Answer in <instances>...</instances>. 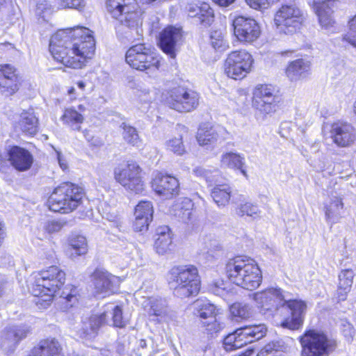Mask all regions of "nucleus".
I'll list each match as a JSON object with an SVG mask.
<instances>
[{
    "instance_id": "nucleus-19",
    "label": "nucleus",
    "mask_w": 356,
    "mask_h": 356,
    "mask_svg": "<svg viewBox=\"0 0 356 356\" xmlns=\"http://www.w3.org/2000/svg\"><path fill=\"white\" fill-rule=\"evenodd\" d=\"M257 266L255 261L250 257H236L228 261L225 270L229 280L238 285Z\"/></svg>"
},
{
    "instance_id": "nucleus-28",
    "label": "nucleus",
    "mask_w": 356,
    "mask_h": 356,
    "mask_svg": "<svg viewBox=\"0 0 356 356\" xmlns=\"http://www.w3.org/2000/svg\"><path fill=\"white\" fill-rule=\"evenodd\" d=\"M188 15L197 19L200 24L204 27H208L213 22L215 15L213 9L207 3H188L185 8Z\"/></svg>"
},
{
    "instance_id": "nucleus-15",
    "label": "nucleus",
    "mask_w": 356,
    "mask_h": 356,
    "mask_svg": "<svg viewBox=\"0 0 356 356\" xmlns=\"http://www.w3.org/2000/svg\"><path fill=\"white\" fill-rule=\"evenodd\" d=\"M279 97L275 88L271 85H257L253 91V106L264 114H270L276 111Z\"/></svg>"
},
{
    "instance_id": "nucleus-23",
    "label": "nucleus",
    "mask_w": 356,
    "mask_h": 356,
    "mask_svg": "<svg viewBox=\"0 0 356 356\" xmlns=\"http://www.w3.org/2000/svg\"><path fill=\"white\" fill-rule=\"evenodd\" d=\"M92 280L95 293L97 295L102 294L103 297L109 293H114L117 291L120 282L119 277L100 270L94 272Z\"/></svg>"
},
{
    "instance_id": "nucleus-40",
    "label": "nucleus",
    "mask_w": 356,
    "mask_h": 356,
    "mask_svg": "<svg viewBox=\"0 0 356 356\" xmlns=\"http://www.w3.org/2000/svg\"><path fill=\"white\" fill-rule=\"evenodd\" d=\"M251 272L237 286L250 291L258 288L262 282L261 270L257 265Z\"/></svg>"
},
{
    "instance_id": "nucleus-54",
    "label": "nucleus",
    "mask_w": 356,
    "mask_h": 356,
    "mask_svg": "<svg viewBox=\"0 0 356 356\" xmlns=\"http://www.w3.org/2000/svg\"><path fill=\"white\" fill-rule=\"evenodd\" d=\"M112 318L113 325L118 327H123L125 326V321L123 319L122 312L119 306H115L112 309Z\"/></svg>"
},
{
    "instance_id": "nucleus-62",
    "label": "nucleus",
    "mask_w": 356,
    "mask_h": 356,
    "mask_svg": "<svg viewBox=\"0 0 356 356\" xmlns=\"http://www.w3.org/2000/svg\"><path fill=\"white\" fill-rule=\"evenodd\" d=\"M78 109H79V111L83 112L85 111L86 108H85V106L83 105L80 104L78 106Z\"/></svg>"
},
{
    "instance_id": "nucleus-56",
    "label": "nucleus",
    "mask_w": 356,
    "mask_h": 356,
    "mask_svg": "<svg viewBox=\"0 0 356 356\" xmlns=\"http://www.w3.org/2000/svg\"><path fill=\"white\" fill-rule=\"evenodd\" d=\"M83 135H84V137L86 138V140L88 142H90L92 145H93L95 146H99L102 145V142L97 138H94L91 136V134H90V131L88 130H84Z\"/></svg>"
},
{
    "instance_id": "nucleus-41",
    "label": "nucleus",
    "mask_w": 356,
    "mask_h": 356,
    "mask_svg": "<svg viewBox=\"0 0 356 356\" xmlns=\"http://www.w3.org/2000/svg\"><path fill=\"white\" fill-rule=\"evenodd\" d=\"M120 127L122 129V136L127 143L132 146H138L140 144V139L135 127L126 122H122Z\"/></svg>"
},
{
    "instance_id": "nucleus-13",
    "label": "nucleus",
    "mask_w": 356,
    "mask_h": 356,
    "mask_svg": "<svg viewBox=\"0 0 356 356\" xmlns=\"http://www.w3.org/2000/svg\"><path fill=\"white\" fill-rule=\"evenodd\" d=\"M165 104L178 112H191L198 106L199 95L192 90L179 86L168 92Z\"/></svg>"
},
{
    "instance_id": "nucleus-55",
    "label": "nucleus",
    "mask_w": 356,
    "mask_h": 356,
    "mask_svg": "<svg viewBox=\"0 0 356 356\" xmlns=\"http://www.w3.org/2000/svg\"><path fill=\"white\" fill-rule=\"evenodd\" d=\"M211 290L213 293L220 296H225L226 294L227 293V290L226 289L225 284L222 281L214 283L211 286Z\"/></svg>"
},
{
    "instance_id": "nucleus-11",
    "label": "nucleus",
    "mask_w": 356,
    "mask_h": 356,
    "mask_svg": "<svg viewBox=\"0 0 356 356\" xmlns=\"http://www.w3.org/2000/svg\"><path fill=\"white\" fill-rule=\"evenodd\" d=\"M254 63L252 56L245 50L228 54L224 63V72L230 79L241 80L250 72Z\"/></svg>"
},
{
    "instance_id": "nucleus-43",
    "label": "nucleus",
    "mask_w": 356,
    "mask_h": 356,
    "mask_svg": "<svg viewBox=\"0 0 356 356\" xmlns=\"http://www.w3.org/2000/svg\"><path fill=\"white\" fill-rule=\"evenodd\" d=\"M210 44L216 51L219 52H223L229 48V44L225 40V35L220 30H214L211 32Z\"/></svg>"
},
{
    "instance_id": "nucleus-64",
    "label": "nucleus",
    "mask_w": 356,
    "mask_h": 356,
    "mask_svg": "<svg viewBox=\"0 0 356 356\" xmlns=\"http://www.w3.org/2000/svg\"><path fill=\"white\" fill-rule=\"evenodd\" d=\"M3 0H0V2L2 1Z\"/></svg>"
},
{
    "instance_id": "nucleus-51",
    "label": "nucleus",
    "mask_w": 356,
    "mask_h": 356,
    "mask_svg": "<svg viewBox=\"0 0 356 356\" xmlns=\"http://www.w3.org/2000/svg\"><path fill=\"white\" fill-rule=\"evenodd\" d=\"M61 8H74L81 10L85 6L84 0H58Z\"/></svg>"
},
{
    "instance_id": "nucleus-26",
    "label": "nucleus",
    "mask_w": 356,
    "mask_h": 356,
    "mask_svg": "<svg viewBox=\"0 0 356 356\" xmlns=\"http://www.w3.org/2000/svg\"><path fill=\"white\" fill-rule=\"evenodd\" d=\"M106 316L107 312H103L101 314H94L85 318L82 321L81 327L78 331L79 337L85 340L94 339L99 327L106 323Z\"/></svg>"
},
{
    "instance_id": "nucleus-30",
    "label": "nucleus",
    "mask_w": 356,
    "mask_h": 356,
    "mask_svg": "<svg viewBox=\"0 0 356 356\" xmlns=\"http://www.w3.org/2000/svg\"><path fill=\"white\" fill-rule=\"evenodd\" d=\"M311 72L310 61L298 58L289 63L285 74L291 82H297L306 79Z\"/></svg>"
},
{
    "instance_id": "nucleus-57",
    "label": "nucleus",
    "mask_w": 356,
    "mask_h": 356,
    "mask_svg": "<svg viewBox=\"0 0 356 356\" xmlns=\"http://www.w3.org/2000/svg\"><path fill=\"white\" fill-rule=\"evenodd\" d=\"M56 154H57V159H58V163H59L60 168L63 170L67 169V164L65 159L63 158L62 154L58 151H56Z\"/></svg>"
},
{
    "instance_id": "nucleus-52",
    "label": "nucleus",
    "mask_w": 356,
    "mask_h": 356,
    "mask_svg": "<svg viewBox=\"0 0 356 356\" xmlns=\"http://www.w3.org/2000/svg\"><path fill=\"white\" fill-rule=\"evenodd\" d=\"M65 225L66 222L63 220H50L44 224V229L49 234H53L60 232Z\"/></svg>"
},
{
    "instance_id": "nucleus-21",
    "label": "nucleus",
    "mask_w": 356,
    "mask_h": 356,
    "mask_svg": "<svg viewBox=\"0 0 356 356\" xmlns=\"http://www.w3.org/2000/svg\"><path fill=\"white\" fill-rule=\"evenodd\" d=\"M338 0H314L313 9L316 14L322 29L330 31L336 23L334 10L337 7Z\"/></svg>"
},
{
    "instance_id": "nucleus-61",
    "label": "nucleus",
    "mask_w": 356,
    "mask_h": 356,
    "mask_svg": "<svg viewBox=\"0 0 356 356\" xmlns=\"http://www.w3.org/2000/svg\"><path fill=\"white\" fill-rule=\"evenodd\" d=\"M74 92H75V88L74 87H71L68 90L67 93H68V95H72L74 93Z\"/></svg>"
},
{
    "instance_id": "nucleus-7",
    "label": "nucleus",
    "mask_w": 356,
    "mask_h": 356,
    "mask_svg": "<svg viewBox=\"0 0 356 356\" xmlns=\"http://www.w3.org/2000/svg\"><path fill=\"white\" fill-rule=\"evenodd\" d=\"M287 298V292L280 288L270 287L252 294L260 312L268 317L275 315L280 308H284Z\"/></svg>"
},
{
    "instance_id": "nucleus-35",
    "label": "nucleus",
    "mask_w": 356,
    "mask_h": 356,
    "mask_svg": "<svg viewBox=\"0 0 356 356\" xmlns=\"http://www.w3.org/2000/svg\"><path fill=\"white\" fill-rule=\"evenodd\" d=\"M245 164V157L238 153L226 152L222 154L220 158V165L222 167L238 170L245 177H247V172L244 168Z\"/></svg>"
},
{
    "instance_id": "nucleus-44",
    "label": "nucleus",
    "mask_w": 356,
    "mask_h": 356,
    "mask_svg": "<svg viewBox=\"0 0 356 356\" xmlns=\"http://www.w3.org/2000/svg\"><path fill=\"white\" fill-rule=\"evenodd\" d=\"M70 246L72 250V256H80L86 254L88 244L86 238L80 235L72 236L70 240Z\"/></svg>"
},
{
    "instance_id": "nucleus-63",
    "label": "nucleus",
    "mask_w": 356,
    "mask_h": 356,
    "mask_svg": "<svg viewBox=\"0 0 356 356\" xmlns=\"http://www.w3.org/2000/svg\"><path fill=\"white\" fill-rule=\"evenodd\" d=\"M3 291V282H0V296L2 295Z\"/></svg>"
},
{
    "instance_id": "nucleus-31",
    "label": "nucleus",
    "mask_w": 356,
    "mask_h": 356,
    "mask_svg": "<svg viewBox=\"0 0 356 356\" xmlns=\"http://www.w3.org/2000/svg\"><path fill=\"white\" fill-rule=\"evenodd\" d=\"M62 346L55 338L41 340L28 356H63Z\"/></svg>"
},
{
    "instance_id": "nucleus-38",
    "label": "nucleus",
    "mask_w": 356,
    "mask_h": 356,
    "mask_svg": "<svg viewBox=\"0 0 356 356\" xmlns=\"http://www.w3.org/2000/svg\"><path fill=\"white\" fill-rule=\"evenodd\" d=\"M60 119L64 124L76 131H79L81 129V124L84 120V118L82 114L73 108H66Z\"/></svg>"
},
{
    "instance_id": "nucleus-45",
    "label": "nucleus",
    "mask_w": 356,
    "mask_h": 356,
    "mask_svg": "<svg viewBox=\"0 0 356 356\" xmlns=\"http://www.w3.org/2000/svg\"><path fill=\"white\" fill-rule=\"evenodd\" d=\"M168 150L173 152L177 156H182L186 153L184 145L183 144V137L179 135L178 137H173L165 143Z\"/></svg>"
},
{
    "instance_id": "nucleus-4",
    "label": "nucleus",
    "mask_w": 356,
    "mask_h": 356,
    "mask_svg": "<svg viewBox=\"0 0 356 356\" xmlns=\"http://www.w3.org/2000/svg\"><path fill=\"white\" fill-rule=\"evenodd\" d=\"M83 190L71 182H65L54 188L47 203L54 212L67 213L75 210L82 202Z\"/></svg>"
},
{
    "instance_id": "nucleus-5",
    "label": "nucleus",
    "mask_w": 356,
    "mask_h": 356,
    "mask_svg": "<svg viewBox=\"0 0 356 356\" xmlns=\"http://www.w3.org/2000/svg\"><path fill=\"white\" fill-rule=\"evenodd\" d=\"M65 273L56 266L42 270L35 275L31 292L34 296H47L51 300L56 292L64 285Z\"/></svg>"
},
{
    "instance_id": "nucleus-58",
    "label": "nucleus",
    "mask_w": 356,
    "mask_h": 356,
    "mask_svg": "<svg viewBox=\"0 0 356 356\" xmlns=\"http://www.w3.org/2000/svg\"><path fill=\"white\" fill-rule=\"evenodd\" d=\"M235 0H213V1L222 7L229 6L230 4L234 2Z\"/></svg>"
},
{
    "instance_id": "nucleus-14",
    "label": "nucleus",
    "mask_w": 356,
    "mask_h": 356,
    "mask_svg": "<svg viewBox=\"0 0 356 356\" xmlns=\"http://www.w3.org/2000/svg\"><path fill=\"white\" fill-rule=\"evenodd\" d=\"M31 332V327L26 324H13L6 326L0 337V348L9 355L13 354L20 342Z\"/></svg>"
},
{
    "instance_id": "nucleus-25",
    "label": "nucleus",
    "mask_w": 356,
    "mask_h": 356,
    "mask_svg": "<svg viewBox=\"0 0 356 356\" xmlns=\"http://www.w3.org/2000/svg\"><path fill=\"white\" fill-rule=\"evenodd\" d=\"M19 86V79L14 67L10 65L0 66V90L6 95L15 94Z\"/></svg>"
},
{
    "instance_id": "nucleus-46",
    "label": "nucleus",
    "mask_w": 356,
    "mask_h": 356,
    "mask_svg": "<svg viewBox=\"0 0 356 356\" xmlns=\"http://www.w3.org/2000/svg\"><path fill=\"white\" fill-rule=\"evenodd\" d=\"M193 172L195 176L204 179L209 183L217 181L219 177V171L217 169L211 170L199 166L195 168Z\"/></svg>"
},
{
    "instance_id": "nucleus-50",
    "label": "nucleus",
    "mask_w": 356,
    "mask_h": 356,
    "mask_svg": "<svg viewBox=\"0 0 356 356\" xmlns=\"http://www.w3.org/2000/svg\"><path fill=\"white\" fill-rule=\"evenodd\" d=\"M35 12L40 17L46 21L52 12L51 5L47 0L41 1L37 4Z\"/></svg>"
},
{
    "instance_id": "nucleus-34",
    "label": "nucleus",
    "mask_w": 356,
    "mask_h": 356,
    "mask_svg": "<svg viewBox=\"0 0 356 356\" xmlns=\"http://www.w3.org/2000/svg\"><path fill=\"white\" fill-rule=\"evenodd\" d=\"M172 242V236L168 227H160L156 229L154 250L157 254L164 255L170 252Z\"/></svg>"
},
{
    "instance_id": "nucleus-37",
    "label": "nucleus",
    "mask_w": 356,
    "mask_h": 356,
    "mask_svg": "<svg viewBox=\"0 0 356 356\" xmlns=\"http://www.w3.org/2000/svg\"><path fill=\"white\" fill-rule=\"evenodd\" d=\"M232 189L227 184H219L214 186L211 195L218 207H225L230 200Z\"/></svg>"
},
{
    "instance_id": "nucleus-32",
    "label": "nucleus",
    "mask_w": 356,
    "mask_h": 356,
    "mask_svg": "<svg viewBox=\"0 0 356 356\" xmlns=\"http://www.w3.org/2000/svg\"><path fill=\"white\" fill-rule=\"evenodd\" d=\"M343 207V198L337 195H332L328 201L324 203L326 220L331 224L338 222L341 218V210Z\"/></svg>"
},
{
    "instance_id": "nucleus-6",
    "label": "nucleus",
    "mask_w": 356,
    "mask_h": 356,
    "mask_svg": "<svg viewBox=\"0 0 356 356\" xmlns=\"http://www.w3.org/2000/svg\"><path fill=\"white\" fill-rule=\"evenodd\" d=\"M127 63L133 69L153 73L161 65L159 56L150 45L139 43L131 47L126 53Z\"/></svg>"
},
{
    "instance_id": "nucleus-17",
    "label": "nucleus",
    "mask_w": 356,
    "mask_h": 356,
    "mask_svg": "<svg viewBox=\"0 0 356 356\" xmlns=\"http://www.w3.org/2000/svg\"><path fill=\"white\" fill-rule=\"evenodd\" d=\"M329 136L338 147L348 148L356 143V129L351 123L337 121L330 124Z\"/></svg>"
},
{
    "instance_id": "nucleus-1",
    "label": "nucleus",
    "mask_w": 356,
    "mask_h": 356,
    "mask_svg": "<svg viewBox=\"0 0 356 356\" xmlns=\"http://www.w3.org/2000/svg\"><path fill=\"white\" fill-rule=\"evenodd\" d=\"M92 32L77 26L60 29L52 35L49 51L54 58L65 66L74 69L83 67L95 53Z\"/></svg>"
},
{
    "instance_id": "nucleus-12",
    "label": "nucleus",
    "mask_w": 356,
    "mask_h": 356,
    "mask_svg": "<svg viewBox=\"0 0 356 356\" xmlns=\"http://www.w3.org/2000/svg\"><path fill=\"white\" fill-rule=\"evenodd\" d=\"M303 22L302 11L295 4H283L277 10L274 22L280 33L292 34L298 30Z\"/></svg>"
},
{
    "instance_id": "nucleus-29",
    "label": "nucleus",
    "mask_w": 356,
    "mask_h": 356,
    "mask_svg": "<svg viewBox=\"0 0 356 356\" xmlns=\"http://www.w3.org/2000/svg\"><path fill=\"white\" fill-rule=\"evenodd\" d=\"M153 205L149 201H140L135 208L134 228L136 232L147 229L153 216Z\"/></svg>"
},
{
    "instance_id": "nucleus-53",
    "label": "nucleus",
    "mask_w": 356,
    "mask_h": 356,
    "mask_svg": "<svg viewBox=\"0 0 356 356\" xmlns=\"http://www.w3.org/2000/svg\"><path fill=\"white\" fill-rule=\"evenodd\" d=\"M150 314L160 317V320L163 321H168V313L165 308H164L162 304H155L151 306L149 311Z\"/></svg>"
},
{
    "instance_id": "nucleus-33",
    "label": "nucleus",
    "mask_w": 356,
    "mask_h": 356,
    "mask_svg": "<svg viewBox=\"0 0 356 356\" xmlns=\"http://www.w3.org/2000/svg\"><path fill=\"white\" fill-rule=\"evenodd\" d=\"M223 129L220 127L201 126L197 132L196 138L201 146H211L220 140Z\"/></svg>"
},
{
    "instance_id": "nucleus-8",
    "label": "nucleus",
    "mask_w": 356,
    "mask_h": 356,
    "mask_svg": "<svg viewBox=\"0 0 356 356\" xmlns=\"http://www.w3.org/2000/svg\"><path fill=\"white\" fill-rule=\"evenodd\" d=\"M266 333V327L263 324L240 327L225 337L224 348L227 351L236 350L248 343L261 339Z\"/></svg>"
},
{
    "instance_id": "nucleus-9",
    "label": "nucleus",
    "mask_w": 356,
    "mask_h": 356,
    "mask_svg": "<svg viewBox=\"0 0 356 356\" xmlns=\"http://www.w3.org/2000/svg\"><path fill=\"white\" fill-rule=\"evenodd\" d=\"M302 356H328L334 342L323 332L310 330L300 337Z\"/></svg>"
},
{
    "instance_id": "nucleus-16",
    "label": "nucleus",
    "mask_w": 356,
    "mask_h": 356,
    "mask_svg": "<svg viewBox=\"0 0 356 356\" xmlns=\"http://www.w3.org/2000/svg\"><path fill=\"white\" fill-rule=\"evenodd\" d=\"M194 314L210 333L217 332L222 327L217 318L218 309L207 300L198 299L193 304Z\"/></svg>"
},
{
    "instance_id": "nucleus-42",
    "label": "nucleus",
    "mask_w": 356,
    "mask_h": 356,
    "mask_svg": "<svg viewBox=\"0 0 356 356\" xmlns=\"http://www.w3.org/2000/svg\"><path fill=\"white\" fill-rule=\"evenodd\" d=\"M61 288L56 292V293L63 299V303L66 304V307H72L78 300L77 298V289L75 286L71 284H67L60 291Z\"/></svg>"
},
{
    "instance_id": "nucleus-20",
    "label": "nucleus",
    "mask_w": 356,
    "mask_h": 356,
    "mask_svg": "<svg viewBox=\"0 0 356 356\" xmlns=\"http://www.w3.org/2000/svg\"><path fill=\"white\" fill-rule=\"evenodd\" d=\"M287 293L285 306L291 311V316L282 322L283 327L298 330L303 324L307 310V304L301 300H292Z\"/></svg>"
},
{
    "instance_id": "nucleus-59",
    "label": "nucleus",
    "mask_w": 356,
    "mask_h": 356,
    "mask_svg": "<svg viewBox=\"0 0 356 356\" xmlns=\"http://www.w3.org/2000/svg\"><path fill=\"white\" fill-rule=\"evenodd\" d=\"M77 86L79 89L83 90L86 87V83L82 81H79L77 82Z\"/></svg>"
},
{
    "instance_id": "nucleus-36",
    "label": "nucleus",
    "mask_w": 356,
    "mask_h": 356,
    "mask_svg": "<svg viewBox=\"0 0 356 356\" xmlns=\"http://www.w3.org/2000/svg\"><path fill=\"white\" fill-rule=\"evenodd\" d=\"M354 272L351 269L342 270L338 276L337 296L339 300H345L353 283Z\"/></svg>"
},
{
    "instance_id": "nucleus-10",
    "label": "nucleus",
    "mask_w": 356,
    "mask_h": 356,
    "mask_svg": "<svg viewBox=\"0 0 356 356\" xmlns=\"http://www.w3.org/2000/svg\"><path fill=\"white\" fill-rule=\"evenodd\" d=\"M114 179L126 190L139 193L144 189L141 168L136 162L121 163L113 170Z\"/></svg>"
},
{
    "instance_id": "nucleus-60",
    "label": "nucleus",
    "mask_w": 356,
    "mask_h": 356,
    "mask_svg": "<svg viewBox=\"0 0 356 356\" xmlns=\"http://www.w3.org/2000/svg\"><path fill=\"white\" fill-rule=\"evenodd\" d=\"M252 354H253L252 350H248L247 351H245L244 353H243L242 355H241L239 356H252Z\"/></svg>"
},
{
    "instance_id": "nucleus-18",
    "label": "nucleus",
    "mask_w": 356,
    "mask_h": 356,
    "mask_svg": "<svg viewBox=\"0 0 356 356\" xmlns=\"http://www.w3.org/2000/svg\"><path fill=\"white\" fill-rule=\"evenodd\" d=\"M232 25L234 35L241 42L252 43L260 36V26L252 18L238 16L233 20Z\"/></svg>"
},
{
    "instance_id": "nucleus-2",
    "label": "nucleus",
    "mask_w": 356,
    "mask_h": 356,
    "mask_svg": "<svg viewBox=\"0 0 356 356\" xmlns=\"http://www.w3.org/2000/svg\"><path fill=\"white\" fill-rule=\"evenodd\" d=\"M168 281L175 295L181 298L196 296L200 291L198 270L193 265L173 266L168 271Z\"/></svg>"
},
{
    "instance_id": "nucleus-22",
    "label": "nucleus",
    "mask_w": 356,
    "mask_h": 356,
    "mask_svg": "<svg viewBox=\"0 0 356 356\" xmlns=\"http://www.w3.org/2000/svg\"><path fill=\"white\" fill-rule=\"evenodd\" d=\"M154 191L159 195L170 198L178 194L179 183L175 177L158 172L152 181Z\"/></svg>"
},
{
    "instance_id": "nucleus-24",
    "label": "nucleus",
    "mask_w": 356,
    "mask_h": 356,
    "mask_svg": "<svg viewBox=\"0 0 356 356\" xmlns=\"http://www.w3.org/2000/svg\"><path fill=\"white\" fill-rule=\"evenodd\" d=\"M182 37L181 29L168 26L160 34L159 45L164 53L174 58L176 56L178 44Z\"/></svg>"
},
{
    "instance_id": "nucleus-47",
    "label": "nucleus",
    "mask_w": 356,
    "mask_h": 356,
    "mask_svg": "<svg viewBox=\"0 0 356 356\" xmlns=\"http://www.w3.org/2000/svg\"><path fill=\"white\" fill-rule=\"evenodd\" d=\"M230 312L234 317L241 319L248 318L251 316V307L245 303L235 302L230 307Z\"/></svg>"
},
{
    "instance_id": "nucleus-39",
    "label": "nucleus",
    "mask_w": 356,
    "mask_h": 356,
    "mask_svg": "<svg viewBox=\"0 0 356 356\" xmlns=\"http://www.w3.org/2000/svg\"><path fill=\"white\" fill-rule=\"evenodd\" d=\"M18 126L23 132L35 134L37 132L38 119L33 112L24 111L20 115Z\"/></svg>"
},
{
    "instance_id": "nucleus-48",
    "label": "nucleus",
    "mask_w": 356,
    "mask_h": 356,
    "mask_svg": "<svg viewBox=\"0 0 356 356\" xmlns=\"http://www.w3.org/2000/svg\"><path fill=\"white\" fill-rule=\"evenodd\" d=\"M260 213L261 211L258 206L250 202L240 204L237 210V213L239 216H243L246 215L254 219L259 218Z\"/></svg>"
},
{
    "instance_id": "nucleus-49",
    "label": "nucleus",
    "mask_w": 356,
    "mask_h": 356,
    "mask_svg": "<svg viewBox=\"0 0 356 356\" xmlns=\"http://www.w3.org/2000/svg\"><path fill=\"white\" fill-rule=\"evenodd\" d=\"M348 26V31L343 35V40L356 48V15L349 19Z\"/></svg>"
},
{
    "instance_id": "nucleus-3",
    "label": "nucleus",
    "mask_w": 356,
    "mask_h": 356,
    "mask_svg": "<svg viewBox=\"0 0 356 356\" xmlns=\"http://www.w3.org/2000/svg\"><path fill=\"white\" fill-rule=\"evenodd\" d=\"M106 8L112 17L136 32V37L132 35L131 39L139 40L143 33L142 12L136 0H106Z\"/></svg>"
},
{
    "instance_id": "nucleus-27",
    "label": "nucleus",
    "mask_w": 356,
    "mask_h": 356,
    "mask_svg": "<svg viewBox=\"0 0 356 356\" xmlns=\"http://www.w3.org/2000/svg\"><path fill=\"white\" fill-rule=\"evenodd\" d=\"M8 161L17 171L24 172L29 170L33 163V156L27 149L14 146L8 151Z\"/></svg>"
}]
</instances>
